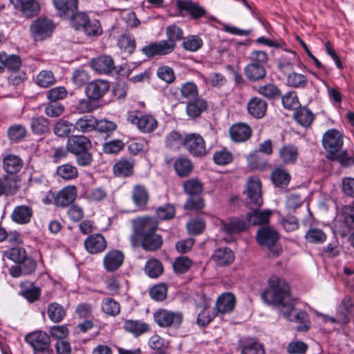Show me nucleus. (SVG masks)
Masks as SVG:
<instances>
[{"label": "nucleus", "mask_w": 354, "mask_h": 354, "mask_svg": "<svg viewBox=\"0 0 354 354\" xmlns=\"http://www.w3.org/2000/svg\"><path fill=\"white\" fill-rule=\"evenodd\" d=\"M269 288L261 293L262 299L267 304L277 306L280 313L286 319L298 324L299 332L309 329L308 315L303 310L296 311L295 300L290 295L289 285L284 279L276 276L270 278Z\"/></svg>", "instance_id": "nucleus-1"}, {"label": "nucleus", "mask_w": 354, "mask_h": 354, "mask_svg": "<svg viewBox=\"0 0 354 354\" xmlns=\"http://www.w3.org/2000/svg\"><path fill=\"white\" fill-rule=\"evenodd\" d=\"M322 142L328 158L338 161L344 167L354 164V158L348 156L346 151L342 150L343 136L339 131L335 129L328 130L324 133Z\"/></svg>", "instance_id": "nucleus-2"}, {"label": "nucleus", "mask_w": 354, "mask_h": 354, "mask_svg": "<svg viewBox=\"0 0 354 354\" xmlns=\"http://www.w3.org/2000/svg\"><path fill=\"white\" fill-rule=\"evenodd\" d=\"M109 86V82L103 80H96L89 82L85 88L87 98L80 100L77 109L80 111H93L99 109L100 99L108 92Z\"/></svg>", "instance_id": "nucleus-3"}, {"label": "nucleus", "mask_w": 354, "mask_h": 354, "mask_svg": "<svg viewBox=\"0 0 354 354\" xmlns=\"http://www.w3.org/2000/svg\"><path fill=\"white\" fill-rule=\"evenodd\" d=\"M249 59L250 63L244 68L246 77L253 82L263 80L266 75L267 53L263 50H254L250 53Z\"/></svg>", "instance_id": "nucleus-4"}, {"label": "nucleus", "mask_w": 354, "mask_h": 354, "mask_svg": "<svg viewBox=\"0 0 354 354\" xmlns=\"http://www.w3.org/2000/svg\"><path fill=\"white\" fill-rule=\"evenodd\" d=\"M157 220L152 217H140L132 221V234L129 239L133 248H137L138 239L145 235L156 232Z\"/></svg>", "instance_id": "nucleus-5"}, {"label": "nucleus", "mask_w": 354, "mask_h": 354, "mask_svg": "<svg viewBox=\"0 0 354 354\" xmlns=\"http://www.w3.org/2000/svg\"><path fill=\"white\" fill-rule=\"evenodd\" d=\"M55 24L47 17H39L32 21L30 26V32L35 41H41L51 37Z\"/></svg>", "instance_id": "nucleus-6"}, {"label": "nucleus", "mask_w": 354, "mask_h": 354, "mask_svg": "<svg viewBox=\"0 0 354 354\" xmlns=\"http://www.w3.org/2000/svg\"><path fill=\"white\" fill-rule=\"evenodd\" d=\"M25 340L32 346L34 354H51L49 335L43 331H35L26 335Z\"/></svg>", "instance_id": "nucleus-7"}, {"label": "nucleus", "mask_w": 354, "mask_h": 354, "mask_svg": "<svg viewBox=\"0 0 354 354\" xmlns=\"http://www.w3.org/2000/svg\"><path fill=\"white\" fill-rule=\"evenodd\" d=\"M156 323L160 327L178 328L183 322V315L166 309H158L153 313Z\"/></svg>", "instance_id": "nucleus-8"}, {"label": "nucleus", "mask_w": 354, "mask_h": 354, "mask_svg": "<svg viewBox=\"0 0 354 354\" xmlns=\"http://www.w3.org/2000/svg\"><path fill=\"white\" fill-rule=\"evenodd\" d=\"M247 196L246 203L251 208H259L263 203L261 197V185L259 178L251 176L248 178L247 189L244 192Z\"/></svg>", "instance_id": "nucleus-9"}, {"label": "nucleus", "mask_w": 354, "mask_h": 354, "mask_svg": "<svg viewBox=\"0 0 354 354\" xmlns=\"http://www.w3.org/2000/svg\"><path fill=\"white\" fill-rule=\"evenodd\" d=\"M279 234L277 230L270 227H261L257 232V241L258 243L270 248V251L275 255H279V251L272 250L275 243L278 241Z\"/></svg>", "instance_id": "nucleus-10"}, {"label": "nucleus", "mask_w": 354, "mask_h": 354, "mask_svg": "<svg viewBox=\"0 0 354 354\" xmlns=\"http://www.w3.org/2000/svg\"><path fill=\"white\" fill-rule=\"evenodd\" d=\"M184 147L194 156H203L207 153L203 138L197 133H190L184 139Z\"/></svg>", "instance_id": "nucleus-11"}, {"label": "nucleus", "mask_w": 354, "mask_h": 354, "mask_svg": "<svg viewBox=\"0 0 354 354\" xmlns=\"http://www.w3.org/2000/svg\"><path fill=\"white\" fill-rule=\"evenodd\" d=\"M195 299L196 306L201 309L197 318L198 325L204 326L208 324L215 317L214 311L211 312L209 309L210 299L203 294L197 295Z\"/></svg>", "instance_id": "nucleus-12"}, {"label": "nucleus", "mask_w": 354, "mask_h": 354, "mask_svg": "<svg viewBox=\"0 0 354 354\" xmlns=\"http://www.w3.org/2000/svg\"><path fill=\"white\" fill-rule=\"evenodd\" d=\"M21 187V180L17 175H3L0 177V197L15 195Z\"/></svg>", "instance_id": "nucleus-13"}, {"label": "nucleus", "mask_w": 354, "mask_h": 354, "mask_svg": "<svg viewBox=\"0 0 354 354\" xmlns=\"http://www.w3.org/2000/svg\"><path fill=\"white\" fill-rule=\"evenodd\" d=\"M128 120L144 132L153 131L157 125L156 120L151 115L147 114L138 115L134 112H131L128 116Z\"/></svg>", "instance_id": "nucleus-14"}, {"label": "nucleus", "mask_w": 354, "mask_h": 354, "mask_svg": "<svg viewBox=\"0 0 354 354\" xmlns=\"http://www.w3.org/2000/svg\"><path fill=\"white\" fill-rule=\"evenodd\" d=\"M66 147L69 152L75 154L89 150L92 144L85 136H72L68 138Z\"/></svg>", "instance_id": "nucleus-15"}, {"label": "nucleus", "mask_w": 354, "mask_h": 354, "mask_svg": "<svg viewBox=\"0 0 354 354\" xmlns=\"http://www.w3.org/2000/svg\"><path fill=\"white\" fill-rule=\"evenodd\" d=\"M84 248L87 252L95 254L103 252L107 245L104 236L100 234H93L88 236L84 242Z\"/></svg>", "instance_id": "nucleus-16"}, {"label": "nucleus", "mask_w": 354, "mask_h": 354, "mask_svg": "<svg viewBox=\"0 0 354 354\" xmlns=\"http://www.w3.org/2000/svg\"><path fill=\"white\" fill-rule=\"evenodd\" d=\"M91 67L100 74H109L115 69L113 58L109 55H102L92 59L90 62Z\"/></svg>", "instance_id": "nucleus-17"}, {"label": "nucleus", "mask_w": 354, "mask_h": 354, "mask_svg": "<svg viewBox=\"0 0 354 354\" xmlns=\"http://www.w3.org/2000/svg\"><path fill=\"white\" fill-rule=\"evenodd\" d=\"M178 10L185 12L192 19H198L207 14L202 6L191 1H178L176 3Z\"/></svg>", "instance_id": "nucleus-18"}, {"label": "nucleus", "mask_w": 354, "mask_h": 354, "mask_svg": "<svg viewBox=\"0 0 354 354\" xmlns=\"http://www.w3.org/2000/svg\"><path fill=\"white\" fill-rule=\"evenodd\" d=\"M138 247L141 246L145 251L153 252L160 249L162 245V236L156 232L145 235L138 239Z\"/></svg>", "instance_id": "nucleus-19"}, {"label": "nucleus", "mask_w": 354, "mask_h": 354, "mask_svg": "<svg viewBox=\"0 0 354 354\" xmlns=\"http://www.w3.org/2000/svg\"><path fill=\"white\" fill-rule=\"evenodd\" d=\"M142 51L147 57H153L156 55L162 56L172 53L169 45L163 40L150 43L144 46Z\"/></svg>", "instance_id": "nucleus-20"}, {"label": "nucleus", "mask_w": 354, "mask_h": 354, "mask_svg": "<svg viewBox=\"0 0 354 354\" xmlns=\"http://www.w3.org/2000/svg\"><path fill=\"white\" fill-rule=\"evenodd\" d=\"M77 197V190L75 186H68L60 190L55 197L57 206L66 207L72 203Z\"/></svg>", "instance_id": "nucleus-21"}, {"label": "nucleus", "mask_w": 354, "mask_h": 354, "mask_svg": "<svg viewBox=\"0 0 354 354\" xmlns=\"http://www.w3.org/2000/svg\"><path fill=\"white\" fill-rule=\"evenodd\" d=\"M230 134L233 141L242 142H245L251 137L252 130L248 125L243 123H238L230 127Z\"/></svg>", "instance_id": "nucleus-22"}, {"label": "nucleus", "mask_w": 354, "mask_h": 354, "mask_svg": "<svg viewBox=\"0 0 354 354\" xmlns=\"http://www.w3.org/2000/svg\"><path fill=\"white\" fill-rule=\"evenodd\" d=\"M220 227L223 232L227 234L239 233L248 228L247 222L238 218H229L227 221H221Z\"/></svg>", "instance_id": "nucleus-23"}, {"label": "nucleus", "mask_w": 354, "mask_h": 354, "mask_svg": "<svg viewBox=\"0 0 354 354\" xmlns=\"http://www.w3.org/2000/svg\"><path fill=\"white\" fill-rule=\"evenodd\" d=\"M124 260V254L119 250H111L104 257V266L109 272H113L118 269Z\"/></svg>", "instance_id": "nucleus-24"}, {"label": "nucleus", "mask_w": 354, "mask_h": 354, "mask_svg": "<svg viewBox=\"0 0 354 354\" xmlns=\"http://www.w3.org/2000/svg\"><path fill=\"white\" fill-rule=\"evenodd\" d=\"M236 299L233 294L225 292L220 295L216 301V308L222 314L231 312L235 306Z\"/></svg>", "instance_id": "nucleus-25"}, {"label": "nucleus", "mask_w": 354, "mask_h": 354, "mask_svg": "<svg viewBox=\"0 0 354 354\" xmlns=\"http://www.w3.org/2000/svg\"><path fill=\"white\" fill-rule=\"evenodd\" d=\"M21 65L20 57L16 55H7L3 52L0 53V71L6 68L11 71H17Z\"/></svg>", "instance_id": "nucleus-26"}, {"label": "nucleus", "mask_w": 354, "mask_h": 354, "mask_svg": "<svg viewBox=\"0 0 354 354\" xmlns=\"http://www.w3.org/2000/svg\"><path fill=\"white\" fill-rule=\"evenodd\" d=\"M212 258L218 266H223L232 263L234 256L230 248L224 247L216 250Z\"/></svg>", "instance_id": "nucleus-27"}, {"label": "nucleus", "mask_w": 354, "mask_h": 354, "mask_svg": "<svg viewBox=\"0 0 354 354\" xmlns=\"http://www.w3.org/2000/svg\"><path fill=\"white\" fill-rule=\"evenodd\" d=\"M165 33L167 39L163 41L169 45L170 50L173 52L176 48V41L184 39L183 31L176 25L172 24L167 27Z\"/></svg>", "instance_id": "nucleus-28"}, {"label": "nucleus", "mask_w": 354, "mask_h": 354, "mask_svg": "<svg viewBox=\"0 0 354 354\" xmlns=\"http://www.w3.org/2000/svg\"><path fill=\"white\" fill-rule=\"evenodd\" d=\"M32 215V209L28 205L16 207L12 211V219L19 224H26L30 222Z\"/></svg>", "instance_id": "nucleus-29"}, {"label": "nucleus", "mask_w": 354, "mask_h": 354, "mask_svg": "<svg viewBox=\"0 0 354 354\" xmlns=\"http://www.w3.org/2000/svg\"><path fill=\"white\" fill-rule=\"evenodd\" d=\"M134 162L131 159L121 158L113 166V173L118 177H126L133 171Z\"/></svg>", "instance_id": "nucleus-30"}, {"label": "nucleus", "mask_w": 354, "mask_h": 354, "mask_svg": "<svg viewBox=\"0 0 354 354\" xmlns=\"http://www.w3.org/2000/svg\"><path fill=\"white\" fill-rule=\"evenodd\" d=\"M16 6L28 17L37 15L40 10L39 4L36 0H16Z\"/></svg>", "instance_id": "nucleus-31"}, {"label": "nucleus", "mask_w": 354, "mask_h": 354, "mask_svg": "<svg viewBox=\"0 0 354 354\" xmlns=\"http://www.w3.org/2000/svg\"><path fill=\"white\" fill-rule=\"evenodd\" d=\"M22 160L15 155H8L3 160V169L7 175H15L22 167Z\"/></svg>", "instance_id": "nucleus-32"}, {"label": "nucleus", "mask_w": 354, "mask_h": 354, "mask_svg": "<svg viewBox=\"0 0 354 354\" xmlns=\"http://www.w3.org/2000/svg\"><path fill=\"white\" fill-rule=\"evenodd\" d=\"M271 214V212L269 210H253L247 215L248 224L257 225L267 223Z\"/></svg>", "instance_id": "nucleus-33"}, {"label": "nucleus", "mask_w": 354, "mask_h": 354, "mask_svg": "<svg viewBox=\"0 0 354 354\" xmlns=\"http://www.w3.org/2000/svg\"><path fill=\"white\" fill-rule=\"evenodd\" d=\"M271 180L275 186L284 187L288 185L290 175L284 168L277 167L272 171Z\"/></svg>", "instance_id": "nucleus-34"}, {"label": "nucleus", "mask_w": 354, "mask_h": 354, "mask_svg": "<svg viewBox=\"0 0 354 354\" xmlns=\"http://www.w3.org/2000/svg\"><path fill=\"white\" fill-rule=\"evenodd\" d=\"M174 167L178 176L180 177L189 176L193 169L192 162L189 158L185 157H180L176 159L174 162Z\"/></svg>", "instance_id": "nucleus-35"}, {"label": "nucleus", "mask_w": 354, "mask_h": 354, "mask_svg": "<svg viewBox=\"0 0 354 354\" xmlns=\"http://www.w3.org/2000/svg\"><path fill=\"white\" fill-rule=\"evenodd\" d=\"M279 156L284 163H294L298 156V150L292 145L283 146L279 150Z\"/></svg>", "instance_id": "nucleus-36"}, {"label": "nucleus", "mask_w": 354, "mask_h": 354, "mask_svg": "<svg viewBox=\"0 0 354 354\" xmlns=\"http://www.w3.org/2000/svg\"><path fill=\"white\" fill-rule=\"evenodd\" d=\"M118 46L124 53L131 54L135 50L136 41L131 35L124 33L118 38Z\"/></svg>", "instance_id": "nucleus-37"}, {"label": "nucleus", "mask_w": 354, "mask_h": 354, "mask_svg": "<svg viewBox=\"0 0 354 354\" xmlns=\"http://www.w3.org/2000/svg\"><path fill=\"white\" fill-rule=\"evenodd\" d=\"M148 324L140 321L127 320L124 324V328L138 337L148 330Z\"/></svg>", "instance_id": "nucleus-38"}, {"label": "nucleus", "mask_w": 354, "mask_h": 354, "mask_svg": "<svg viewBox=\"0 0 354 354\" xmlns=\"http://www.w3.org/2000/svg\"><path fill=\"white\" fill-rule=\"evenodd\" d=\"M47 314L49 319L55 322H60L66 315V312L62 306L58 303H51L48 305Z\"/></svg>", "instance_id": "nucleus-39"}, {"label": "nucleus", "mask_w": 354, "mask_h": 354, "mask_svg": "<svg viewBox=\"0 0 354 354\" xmlns=\"http://www.w3.org/2000/svg\"><path fill=\"white\" fill-rule=\"evenodd\" d=\"M97 120L93 116H85L80 118L75 124V128L82 132H88L95 129Z\"/></svg>", "instance_id": "nucleus-40"}, {"label": "nucleus", "mask_w": 354, "mask_h": 354, "mask_svg": "<svg viewBox=\"0 0 354 354\" xmlns=\"http://www.w3.org/2000/svg\"><path fill=\"white\" fill-rule=\"evenodd\" d=\"M70 20L71 26L77 30H82L90 19L84 12H73L71 15L65 16Z\"/></svg>", "instance_id": "nucleus-41"}, {"label": "nucleus", "mask_w": 354, "mask_h": 354, "mask_svg": "<svg viewBox=\"0 0 354 354\" xmlns=\"http://www.w3.org/2000/svg\"><path fill=\"white\" fill-rule=\"evenodd\" d=\"M148 193L141 185H136L132 191V199L136 206L142 207L148 201Z\"/></svg>", "instance_id": "nucleus-42"}, {"label": "nucleus", "mask_w": 354, "mask_h": 354, "mask_svg": "<svg viewBox=\"0 0 354 354\" xmlns=\"http://www.w3.org/2000/svg\"><path fill=\"white\" fill-rule=\"evenodd\" d=\"M282 104L285 109L292 111H304L305 108H301V106L298 100V97L295 92H288L282 97Z\"/></svg>", "instance_id": "nucleus-43"}, {"label": "nucleus", "mask_w": 354, "mask_h": 354, "mask_svg": "<svg viewBox=\"0 0 354 354\" xmlns=\"http://www.w3.org/2000/svg\"><path fill=\"white\" fill-rule=\"evenodd\" d=\"M62 3L59 6L57 4L56 1H53V3L55 7L59 12V15L62 16H66L68 15H71L73 12H75L77 10L78 1L74 0H62Z\"/></svg>", "instance_id": "nucleus-44"}, {"label": "nucleus", "mask_w": 354, "mask_h": 354, "mask_svg": "<svg viewBox=\"0 0 354 354\" xmlns=\"http://www.w3.org/2000/svg\"><path fill=\"white\" fill-rule=\"evenodd\" d=\"M56 79L52 71L43 70L37 75L36 84L40 87L48 88L53 85Z\"/></svg>", "instance_id": "nucleus-45"}, {"label": "nucleus", "mask_w": 354, "mask_h": 354, "mask_svg": "<svg viewBox=\"0 0 354 354\" xmlns=\"http://www.w3.org/2000/svg\"><path fill=\"white\" fill-rule=\"evenodd\" d=\"M57 174L64 180H72L77 177L78 171L71 164H64L57 168Z\"/></svg>", "instance_id": "nucleus-46"}, {"label": "nucleus", "mask_w": 354, "mask_h": 354, "mask_svg": "<svg viewBox=\"0 0 354 354\" xmlns=\"http://www.w3.org/2000/svg\"><path fill=\"white\" fill-rule=\"evenodd\" d=\"M31 129L35 134H44L49 131V122L43 117L33 118L31 121Z\"/></svg>", "instance_id": "nucleus-47"}, {"label": "nucleus", "mask_w": 354, "mask_h": 354, "mask_svg": "<svg viewBox=\"0 0 354 354\" xmlns=\"http://www.w3.org/2000/svg\"><path fill=\"white\" fill-rule=\"evenodd\" d=\"M203 42L198 35H189L183 39V47L186 50L195 52L203 46Z\"/></svg>", "instance_id": "nucleus-48"}, {"label": "nucleus", "mask_w": 354, "mask_h": 354, "mask_svg": "<svg viewBox=\"0 0 354 354\" xmlns=\"http://www.w3.org/2000/svg\"><path fill=\"white\" fill-rule=\"evenodd\" d=\"M297 61V57L295 53H287L279 59L278 67L283 72H288L292 69V66Z\"/></svg>", "instance_id": "nucleus-49"}, {"label": "nucleus", "mask_w": 354, "mask_h": 354, "mask_svg": "<svg viewBox=\"0 0 354 354\" xmlns=\"http://www.w3.org/2000/svg\"><path fill=\"white\" fill-rule=\"evenodd\" d=\"M183 186L185 192L190 196H198L203 191V184L197 179L188 180Z\"/></svg>", "instance_id": "nucleus-50"}, {"label": "nucleus", "mask_w": 354, "mask_h": 354, "mask_svg": "<svg viewBox=\"0 0 354 354\" xmlns=\"http://www.w3.org/2000/svg\"><path fill=\"white\" fill-rule=\"evenodd\" d=\"M305 238L310 243H322L326 240V235L322 230L311 227L306 233Z\"/></svg>", "instance_id": "nucleus-51"}, {"label": "nucleus", "mask_w": 354, "mask_h": 354, "mask_svg": "<svg viewBox=\"0 0 354 354\" xmlns=\"http://www.w3.org/2000/svg\"><path fill=\"white\" fill-rule=\"evenodd\" d=\"M163 271L161 263L157 259L149 260L145 266V272L151 278H157Z\"/></svg>", "instance_id": "nucleus-52"}, {"label": "nucleus", "mask_w": 354, "mask_h": 354, "mask_svg": "<svg viewBox=\"0 0 354 354\" xmlns=\"http://www.w3.org/2000/svg\"><path fill=\"white\" fill-rule=\"evenodd\" d=\"M91 79L88 72L82 68H78L73 71L72 75L73 82L77 86H83L88 84Z\"/></svg>", "instance_id": "nucleus-53"}, {"label": "nucleus", "mask_w": 354, "mask_h": 354, "mask_svg": "<svg viewBox=\"0 0 354 354\" xmlns=\"http://www.w3.org/2000/svg\"><path fill=\"white\" fill-rule=\"evenodd\" d=\"M102 310L107 315L115 316L120 313V306L114 299L106 298L102 301Z\"/></svg>", "instance_id": "nucleus-54"}, {"label": "nucleus", "mask_w": 354, "mask_h": 354, "mask_svg": "<svg viewBox=\"0 0 354 354\" xmlns=\"http://www.w3.org/2000/svg\"><path fill=\"white\" fill-rule=\"evenodd\" d=\"M288 84L294 88H305L308 83L306 76L297 73H292L289 74L287 79Z\"/></svg>", "instance_id": "nucleus-55"}, {"label": "nucleus", "mask_w": 354, "mask_h": 354, "mask_svg": "<svg viewBox=\"0 0 354 354\" xmlns=\"http://www.w3.org/2000/svg\"><path fill=\"white\" fill-rule=\"evenodd\" d=\"M82 30L86 35L91 37L99 36L102 32L100 23L97 19H90L82 28Z\"/></svg>", "instance_id": "nucleus-56"}, {"label": "nucleus", "mask_w": 354, "mask_h": 354, "mask_svg": "<svg viewBox=\"0 0 354 354\" xmlns=\"http://www.w3.org/2000/svg\"><path fill=\"white\" fill-rule=\"evenodd\" d=\"M184 139L178 132L172 131L167 136L165 143L170 149H178L184 146Z\"/></svg>", "instance_id": "nucleus-57"}, {"label": "nucleus", "mask_w": 354, "mask_h": 354, "mask_svg": "<svg viewBox=\"0 0 354 354\" xmlns=\"http://www.w3.org/2000/svg\"><path fill=\"white\" fill-rule=\"evenodd\" d=\"M67 95V91L64 86H57L48 90L46 93V97L50 102H55L65 98Z\"/></svg>", "instance_id": "nucleus-58"}, {"label": "nucleus", "mask_w": 354, "mask_h": 354, "mask_svg": "<svg viewBox=\"0 0 354 354\" xmlns=\"http://www.w3.org/2000/svg\"><path fill=\"white\" fill-rule=\"evenodd\" d=\"M192 263V261L188 257H180L174 262L173 268L176 272L183 274L188 271Z\"/></svg>", "instance_id": "nucleus-59"}, {"label": "nucleus", "mask_w": 354, "mask_h": 354, "mask_svg": "<svg viewBox=\"0 0 354 354\" xmlns=\"http://www.w3.org/2000/svg\"><path fill=\"white\" fill-rule=\"evenodd\" d=\"M241 354H264V349L261 344L250 340L243 346Z\"/></svg>", "instance_id": "nucleus-60"}, {"label": "nucleus", "mask_w": 354, "mask_h": 354, "mask_svg": "<svg viewBox=\"0 0 354 354\" xmlns=\"http://www.w3.org/2000/svg\"><path fill=\"white\" fill-rule=\"evenodd\" d=\"M342 214L345 225L354 230V206L352 204L344 205L342 209Z\"/></svg>", "instance_id": "nucleus-61"}, {"label": "nucleus", "mask_w": 354, "mask_h": 354, "mask_svg": "<svg viewBox=\"0 0 354 354\" xmlns=\"http://www.w3.org/2000/svg\"><path fill=\"white\" fill-rule=\"evenodd\" d=\"M258 92L259 94L270 99H274L281 95L279 89L272 84L260 86L258 89Z\"/></svg>", "instance_id": "nucleus-62"}, {"label": "nucleus", "mask_w": 354, "mask_h": 354, "mask_svg": "<svg viewBox=\"0 0 354 354\" xmlns=\"http://www.w3.org/2000/svg\"><path fill=\"white\" fill-rule=\"evenodd\" d=\"M293 118L301 126L309 127L314 120L312 112H294Z\"/></svg>", "instance_id": "nucleus-63"}, {"label": "nucleus", "mask_w": 354, "mask_h": 354, "mask_svg": "<svg viewBox=\"0 0 354 354\" xmlns=\"http://www.w3.org/2000/svg\"><path fill=\"white\" fill-rule=\"evenodd\" d=\"M26 134L24 127L20 124H15L10 127L8 131V136L12 141H19L24 138Z\"/></svg>", "instance_id": "nucleus-64"}]
</instances>
